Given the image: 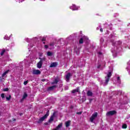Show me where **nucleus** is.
Instances as JSON below:
<instances>
[{"label":"nucleus","mask_w":130,"mask_h":130,"mask_svg":"<svg viewBox=\"0 0 130 130\" xmlns=\"http://www.w3.org/2000/svg\"><path fill=\"white\" fill-rule=\"evenodd\" d=\"M5 52H6V50L5 49L2 50V51L1 53V55H4V53H5Z\"/></svg>","instance_id":"nucleus-30"},{"label":"nucleus","mask_w":130,"mask_h":130,"mask_svg":"<svg viewBox=\"0 0 130 130\" xmlns=\"http://www.w3.org/2000/svg\"><path fill=\"white\" fill-rule=\"evenodd\" d=\"M117 95H121L122 94V91L121 90H119L117 91Z\"/></svg>","instance_id":"nucleus-27"},{"label":"nucleus","mask_w":130,"mask_h":130,"mask_svg":"<svg viewBox=\"0 0 130 130\" xmlns=\"http://www.w3.org/2000/svg\"><path fill=\"white\" fill-rule=\"evenodd\" d=\"M21 2H22V1L21 2H20V1L19 2V3H21Z\"/></svg>","instance_id":"nucleus-50"},{"label":"nucleus","mask_w":130,"mask_h":130,"mask_svg":"<svg viewBox=\"0 0 130 130\" xmlns=\"http://www.w3.org/2000/svg\"><path fill=\"white\" fill-rule=\"evenodd\" d=\"M28 47L32 48V47H33V45L29 44H28Z\"/></svg>","instance_id":"nucleus-36"},{"label":"nucleus","mask_w":130,"mask_h":130,"mask_svg":"<svg viewBox=\"0 0 130 130\" xmlns=\"http://www.w3.org/2000/svg\"><path fill=\"white\" fill-rule=\"evenodd\" d=\"M70 9H71V10H72V11H78V10L80 9V7L76 6V5L73 4L72 6H71L70 7Z\"/></svg>","instance_id":"nucleus-5"},{"label":"nucleus","mask_w":130,"mask_h":130,"mask_svg":"<svg viewBox=\"0 0 130 130\" xmlns=\"http://www.w3.org/2000/svg\"><path fill=\"white\" fill-rule=\"evenodd\" d=\"M45 48L46 49H47V48H48V46H47V45H45Z\"/></svg>","instance_id":"nucleus-40"},{"label":"nucleus","mask_w":130,"mask_h":130,"mask_svg":"<svg viewBox=\"0 0 130 130\" xmlns=\"http://www.w3.org/2000/svg\"><path fill=\"white\" fill-rule=\"evenodd\" d=\"M12 36H13V35L11 34V35H10V37H12Z\"/></svg>","instance_id":"nucleus-46"},{"label":"nucleus","mask_w":130,"mask_h":130,"mask_svg":"<svg viewBox=\"0 0 130 130\" xmlns=\"http://www.w3.org/2000/svg\"><path fill=\"white\" fill-rule=\"evenodd\" d=\"M57 83H58V78H56L54 80V82H52L51 84L52 85H56V84H57Z\"/></svg>","instance_id":"nucleus-15"},{"label":"nucleus","mask_w":130,"mask_h":130,"mask_svg":"<svg viewBox=\"0 0 130 130\" xmlns=\"http://www.w3.org/2000/svg\"><path fill=\"white\" fill-rule=\"evenodd\" d=\"M84 40H89V39L88 38V37L83 36V38H81L79 40V43L80 44H83V42H84Z\"/></svg>","instance_id":"nucleus-6"},{"label":"nucleus","mask_w":130,"mask_h":130,"mask_svg":"<svg viewBox=\"0 0 130 130\" xmlns=\"http://www.w3.org/2000/svg\"><path fill=\"white\" fill-rule=\"evenodd\" d=\"M125 39H126V40H130V35H127L126 36H125Z\"/></svg>","instance_id":"nucleus-23"},{"label":"nucleus","mask_w":130,"mask_h":130,"mask_svg":"<svg viewBox=\"0 0 130 130\" xmlns=\"http://www.w3.org/2000/svg\"><path fill=\"white\" fill-rule=\"evenodd\" d=\"M43 55V53H39V56L41 57Z\"/></svg>","instance_id":"nucleus-34"},{"label":"nucleus","mask_w":130,"mask_h":130,"mask_svg":"<svg viewBox=\"0 0 130 130\" xmlns=\"http://www.w3.org/2000/svg\"><path fill=\"white\" fill-rule=\"evenodd\" d=\"M27 96H28V95L27 94V93H26V92H25L23 94L22 99H25V98H27Z\"/></svg>","instance_id":"nucleus-24"},{"label":"nucleus","mask_w":130,"mask_h":130,"mask_svg":"<svg viewBox=\"0 0 130 130\" xmlns=\"http://www.w3.org/2000/svg\"><path fill=\"white\" fill-rule=\"evenodd\" d=\"M11 95H9V97H6V100H7V101H10V100H11Z\"/></svg>","instance_id":"nucleus-31"},{"label":"nucleus","mask_w":130,"mask_h":130,"mask_svg":"<svg viewBox=\"0 0 130 130\" xmlns=\"http://www.w3.org/2000/svg\"><path fill=\"white\" fill-rule=\"evenodd\" d=\"M34 39H37V37L36 38H34L32 39H29L28 38H25V39H24V40L26 42H31L32 41V40H34Z\"/></svg>","instance_id":"nucleus-11"},{"label":"nucleus","mask_w":130,"mask_h":130,"mask_svg":"<svg viewBox=\"0 0 130 130\" xmlns=\"http://www.w3.org/2000/svg\"><path fill=\"white\" fill-rule=\"evenodd\" d=\"M42 63L41 61H39L38 63H37V68L38 69H41V68H42Z\"/></svg>","instance_id":"nucleus-14"},{"label":"nucleus","mask_w":130,"mask_h":130,"mask_svg":"<svg viewBox=\"0 0 130 130\" xmlns=\"http://www.w3.org/2000/svg\"><path fill=\"white\" fill-rule=\"evenodd\" d=\"M126 103H127V102L124 103L123 104H125Z\"/></svg>","instance_id":"nucleus-48"},{"label":"nucleus","mask_w":130,"mask_h":130,"mask_svg":"<svg viewBox=\"0 0 130 130\" xmlns=\"http://www.w3.org/2000/svg\"><path fill=\"white\" fill-rule=\"evenodd\" d=\"M87 95L88 96H92V95H93V93H92V92L90 91H88L87 92Z\"/></svg>","instance_id":"nucleus-28"},{"label":"nucleus","mask_w":130,"mask_h":130,"mask_svg":"<svg viewBox=\"0 0 130 130\" xmlns=\"http://www.w3.org/2000/svg\"><path fill=\"white\" fill-rule=\"evenodd\" d=\"M111 72H109L107 74V76L105 77V82L103 83L104 86H106L108 84V82H109V79H110V77L112 76Z\"/></svg>","instance_id":"nucleus-2"},{"label":"nucleus","mask_w":130,"mask_h":130,"mask_svg":"<svg viewBox=\"0 0 130 130\" xmlns=\"http://www.w3.org/2000/svg\"><path fill=\"white\" fill-rule=\"evenodd\" d=\"M110 37H111L112 39H114V36H113L112 35H110Z\"/></svg>","instance_id":"nucleus-39"},{"label":"nucleus","mask_w":130,"mask_h":130,"mask_svg":"<svg viewBox=\"0 0 130 130\" xmlns=\"http://www.w3.org/2000/svg\"><path fill=\"white\" fill-rule=\"evenodd\" d=\"M66 127H69L71 125V121H68L65 123Z\"/></svg>","instance_id":"nucleus-17"},{"label":"nucleus","mask_w":130,"mask_h":130,"mask_svg":"<svg viewBox=\"0 0 130 130\" xmlns=\"http://www.w3.org/2000/svg\"><path fill=\"white\" fill-rule=\"evenodd\" d=\"M42 82H44V79H43V80H42Z\"/></svg>","instance_id":"nucleus-47"},{"label":"nucleus","mask_w":130,"mask_h":130,"mask_svg":"<svg viewBox=\"0 0 130 130\" xmlns=\"http://www.w3.org/2000/svg\"><path fill=\"white\" fill-rule=\"evenodd\" d=\"M9 70H7L6 71H5L3 74H2V77H0V80L1 81H2L3 80H4V78H5V77H6V75L8 74H9Z\"/></svg>","instance_id":"nucleus-9"},{"label":"nucleus","mask_w":130,"mask_h":130,"mask_svg":"<svg viewBox=\"0 0 130 130\" xmlns=\"http://www.w3.org/2000/svg\"><path fill=\"white\" fill-rule=\"evenodd\" d=\"M56 86H52L48 88V90H53L55 88Z\"/></svg>","instance_id":"nucleus-26"},{"label":"nucleus","mask_w":130,"mask_h":130,"mask_svg":"<svg viewBox=\"0 0 130 130\" xmlns=\"http://www.w3.org/2000/svg\"><path fill=\"white\" fill-rule=\"evenodd\" d=\"M79 87H77L76 89H74L73 90H72V93H77V92H79Z\"/></svg>","instance_id":"nucleus-20"},{"label":"nucleus","mask_w":130,"mask_h":130,"mask_svg":"<svg viewBox=\"0 0 130 130\" xmlns=\"http://www.w3.org/2000/svg\"><path fill=\"white\" fill-rule=\"evenodd\" d=\"M44 44H45V42H43V43Z\"/></svg>","instance_id":"nucleus-49"},{"label":"nucleus","mask_w":130,"mask_h":130,"mask_svg":"<svg viewBox=\"0 0 130 130\" xmlns=\"http://www.w3.org/2000/svg\"><path fill=\"white\" fill-rule=\"evenodd\" d=\"M77 114H82V112H77Z\"/></svg>","instance_id":"nucleus-42"},{"label":"nucleus","mask_w":130,"mask_h":130,"mask_svg":"<svg viewBox=\"0 0 130 130\" xmlns=\"http://www.w3.org/2000/svg\"><path fill=\"white\" fill-rule=\"evenodd\" d=\"M71 76H72V75H71V73H68V74H67V75L66 76V79L67 82H69V81H70V78H71Z\"/></svg>","instance_id":"nucleus-12"},{"label":"nucleus","mask_w":130,"mask_h":130,"mask_svg":"<svg viewBox=\"0 0 130 130\" xmlns=\"http://www.w3.org/2000/svg\"><path fill=\"white\" fill-rule=\"evenodd\" d=\"M122 127V128H126V127H127V125H126V124H123Z\"/></svg>","instance_id":"nucleus-29"},{"label":"nucleus","mask_w":130,"mask_h":130,"mask_svg":"<svg viewBox=\"0 0 130 130\" xmlns=\"http://www.w3.org/2000/svg\"><path fill=\"white\" fill-rule=\"evenodd\" d=\"M50 46H54V43H51L50 44Z\"/></svg>","instance_id":"nucleus-33"},{"label":"nucleus","mask_w":130,"mask_h":130,"mask_svg":"<svg viewBox=\"0 0 130 130\" xmlns=\"http://www.w3.org/2000/svg\"><path fill=\"white\" fill-rule=\"evenodd\" d=\"M100 43L102 46L106 47V42L104 41V38H101L100 40Z\"/></svg>","instance_id":"nucleus-7"},{"label":"nucleus","mask_w":130,"mask_h":130,"mask_svg":"<svg viewBox=\"0 0 130 130\" xmlns=\"http://www.w3.org/2000/svg\"><path fill=\"white\" fill-rule=\"evenodd\" d=\"M47 54L48 56H52L53 53H52L50 51H48V52H47Z\"/></svg>","instance_id":"nucleus-21"},{"label":"nucleus","mask_w":130,"mask_h":130,"mask_svg":"<svg viewBox=\"0 0 130 130\" xmlns=\"http://www.w3.org/2000/svg\"><path fill=\"white\" fill-rule=\"evenodd\" d=\"M55 113H53V115H52V116H51V117H50V119H49V122H51V121H53V118H54V115H55Z\"/></svg>","instance_id":"nucleus-18"},{"label":"nucleus","mask_w":130,"mask_h":130,"mask_svg":"<svg viewBox=\"0 0 130 130\" xmlns=\"http://www.w3.org/2000/svg\"><path fill=\"white\" fill-rule=\"evenodd\" d=\"M56 66H57L56 62H53L50 64V68H54V67H56Z\"/></svg>","instance_id":"nucleus-16"},{"label":"nucleus","mask_w":130,"mask_h":130,"mask_svg":"<svg viewBox=\"0 0 130 130\" xmlns=\"http://www.w3.org/2000/svg\"><path fill=\"white\" fill-rule=\"evenodd\" d=\"M75 51H76L77 54H80V50H78V51H76V50H75Z\"/></svg>","instance_id":"nucleus-35"},{"label":"nucleus","mask_w":130,"mask_h":130,"mask_svg":"<svg viewBox=\"0 0 130 130\" xmlns=\"http://www.w3.org/2000/svg\"><path fill=\"white\" fill-rule=\"evenodd\" d=\"M48 115H49V111H47L46 114L44 116L40 118L39 120L38 121V123H41V122L44 121L46 118H47V116H48Z\"/></svg>","instance_id":"nucleus-3"},{"label":"nucleus","mask_w":130,"mask_h":130,"mask_svg":"<svg viewBox=\"0 0 130 130\" xmlns=\"http://www.w3.org/2000/svg\"><path fill=\"white\" fill-rule=\"evenodd\" d=\"M99 54H102V53H101V52H99Z\"/></svg>","instance_id":"nucleus-44"},{"label":"nucleus","mask_w":130,"mask_h":130,"mask_svg":"<svg viewBox=\"0 0 130 130\" xmlns=\"http://www.w3.org/2000/svg\"><path fill=\"white\" fill-rule=\"evenodd\" d=\"M101 32H103V29L102 28H100Z\"/></svg>","instance_id":"nucleus-41"},{"label":"nucleus","mask_w":130,"mask_h":130,"mask_svg":"<svg viewBox=\"0 0 130 130\" xmlns=\"http://www.w3.org/2000/svg\"><path fill=\"white\" fill-rule=\"evenodd\" d=\"M98 116V113L97 112H94L93 114L92 115L91 117L89 119V120L91 121V122H94V120Z\"/></svg>","instance_id":"nucleus-4"},{"label":"nucleus","mask_w":130,"mask_h":130,"mask_svg":"<svg viewBox=\"0 0 130 130\" xmlns=\"http://www.w3.org/2000/svg\"><path fill=\"white\" fill-rule=\"evenodd\" d=\"M1 97H2V98H5V94L2 93V94H1Z\"/></svg>","instance_id":"nucleus-38"},{"label":"nucleus","mask_w":130,"mask_h":130,"mask_svg":"<svg viewBox=\"0 0 130 130\" xmlns=\"http://www.w3.org/2000/svg\"><path fill=\"white\" fill-rule=\"evenodd\" d=\"M39 59H40V62L43 63V62L45 60H46V58L43 57V58H39Z\"/></svg>","instance_id":"nucleus-19"},{"label":"nucleus","mask_w":130,"mask_h":130,"mask_svg":"<svg viewBox=\"0 0 130 130\" xmlns=\"http://www.w3.org/2000/svg\"><path fill=\"white\" fill-rule=\"evenodd\" d=\"M4 39H5V40H10V37H9L8 36L6 35L4 38Z\"/></svg>","instance_id":"nucleus-25"},{"label":"nucleus","mask_w":130,"mask_h":130,"mask_svg":"<svg viewBox=\"0 0 130 130\" xmlns=\"http://www.w3.org/2000/svg\"><path fill=\"white\" fill-rule=\"evenodd\" d=\"M100 68V66H98V68L99 69Z\"/></svg>","instance_id":"nucleus-45"},{"label":"nucleus","mask_w":130,"mask_h":130,"mask_svg":"<svg viewBox=\"0 0 130 130\" xmlns=\"http://www.w3.org/2000/svg\"><path fill=\"white\" fill-rule=\"evenodd\" d=\"M32 73L33 75H40L41 74V72L36 69H34Z\"/></svg>","instance_id":"nucleus-8"},{"label":"nucleus","mask_w":130,"mask_h":130,"mask_svg":"<svg viewBox=\"0 0 130 130\" xmlns=\"http://www.w3.org/2000/svg\"><path fill=\"white\" fill-rule=\"evenodd\" d=\"M120 83H121V81L120 80V77H118L117 78V81L115 82V84H116V85H120Z\"/></svg>","instance_id":"nucleus-13"},{"label":"nucleus","mask_w":130,"mask_h":130,"mask_svg":"<svg viewBox=\"0 0 130 130\" xmlns=\"http://www.w3.org/2000/svg\"><path fill=\"white\" fill-rule=\"evenodd\" d=\"M42 41H45V38H43V39H42Z\"/></svg>","instance_id":"nucleus-43"},{"label":"nucleus","mask_w":130,"mask_h":130,"mask_svg":"<svg viewBox=\"0 0 130 130\" xmlns=\"http://www.w3.org/2000/svg\"><path fill=\"white\" fill-rule=\"evenodd\" d=\"M113 41H114L111 40L112 45L114 46L111 49V52L113 53V55L115 57L118 52L121 51V47H120V45H121V41H118L115 42V43L113 42Z\"/></svg>","instance_id":"nucleus-1"},{"label":"nucleus","mask_w":130,"mask_h":130,"mask_svg":"<svg viewBox=\"0 0 130 130\" xmlns=\"http://www.w3.org/2000/svg\"><path fill=\"white\" fill-rule=\"evenodd\" d=\"M23 84L24 85H27V84H28V81H24Z\"/></svg>","instance_id":"nucleus-37"},{"label":"nucleus","mask_w":130,"mask_h":130,"mask_svg":"<svg viewBox=\"0 0 130 130\" xmlns=\"http://www.w3.org/2000/svg\"><path fill=\"white\" fill-rule=\"evenodd\" d=\"M115 113H116V112H115V111H111L108 112L106 114L108 116H109L110 115H113L115 114Z\"/></svg>","instance_id":"nucleus-10"},{"label":"nucleus","mask_w":130,"mask_h":130,"mask_svg":"<svg viewBox=\"0 0 130 130\" xmlns=\"http://www.w3.org/2000/svg\"><path fill=\"white\" fill-rule=\"evenodd\" d=\"M62 126V123H60L58 125V126L56 127V129H59V128H60V127H61Z\"/></svg>","instance_id":"nucleus-22"},{"label":"nucleus","mask_w":130,"mask_h":130,"mask_svg":"<svg viewBox=\"0 0 130 130\" xmlns=\"http://www.w3.org/2000/svg\"><path fill=\"white\" fill-rule=\"evenodd\" d=\"M3 90L4 91V92H7L9 91V88H5L3 89Z\"/></svg>","instance_id":"nucleus-32"}]
</instances>
